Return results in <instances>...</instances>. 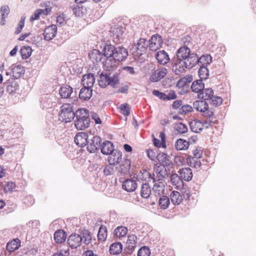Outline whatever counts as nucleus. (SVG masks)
<instances>
[{
  "mask_svg": "<svg viewBox=\"0 0 256 256\" xmlns=\"http://www.w3.org/2000/svg\"><path fill=\"white\" fill-rule=\"evenodd\" d=\"M102 53L105 57L113 58L118 62L125 60L128 56L126 48L122 46L116 48L112 44L106 45L102 50Z\"/></svg>",
  "mask_w": 256,
  "mask_h": 256,
  "instance_id": "obj_1",
  "label": "nucleus"
},
{
  "mask_svg": "<svg viewBox=\"0 0 256 256\" xmlns=\"http://www.w3.org/2000/svg\"><path fill=\"white\" fill-rule=\"evenodd\" d=\"M193 106L197 111H199L202 114L207 118L205 122V124L211 126L214 124L215 118L214 116V112L209 109L208 104L204 100H196L193 103Z\"/></svg>",
  "mask_w": 256,
  "mask_h": 256,
  "instance_id": "obj_2",
  "label": "nucleus"
},
{
  "mask_svg": "<svg viewBox=\"0 0 256 256\" xmlns=\"http://www.w3.org/2000/svg\"><path fill=\"white\" fill-rule=\"evenodd\" d=\"M74 118L72 106L68 104H64L60 107L59 113V120L66 123L70 122Z\"/></svg>",
  "mask_w": 256,
  "mask_h": 256,
  "instance_id": "obj_3",
  "label": "nucleus"
},
{
  "mask_svg": "<svg viewBox=\"0 0 256 256\" xmlns=\"http://www.w3.org/2000/svg\"><path fill=\"white\" fill-rule=\"evenodd\" d=\"M99 86L102 88H106L108 86L114 87L118 82V76L113 75L110 76L107 73L101 74L98 80Z\"/></svg>",
  "mask_w": 256,
  "mask_h": 256,
  "instance_id": "obj_4",
  "label": "nucleus"
},
{
  "mask_svg": "<svg viewBox=\"0 0 256 256\" xmlns=\"http://www.w3.org/2000/svg\"><path fill=\"white\" fill-rule=\"evenodd\" d=\"M146 40L145 38H140L136 44L133 48V52L135 53V55L139 56L146 52L147 45L146 44Z\"/></svg>",
  "mask_w": 256,
  "mask_h": 256,
  "instance_id": "obj_5",
  "label": "nucleus"
},
{
  "mask_svg": "<svg viewBox=\"0 0 256 256\" xmlns=\"http://www.w3.org/2000/svg\"><path fill=\"white\" fill-rule=\"evenodd\" d=\"M162 44V40L158 34L152 36L150 40L149 48L150 50L155 52L160 48Z\"/></svg>",
  "mask_w": 256,
  "mask_h": 256,
  "instance_id": "obj_6",
  "label": "nucleus"
},
{
  "mask_svg": "<svg viewBox=\"0 0 256 256\" xmlns=\"http://www.w3.org/2000/svg\"><path fill=\"white\" fill-rule=\"evenodd\" d=\"M88 137L87 133L80 132L76 135L74 140L78 146L83 148L88 144Z\"/></svg>",
  "mask_w": 256,
  "mask_h": 256,
  "instance_id": "obj_7",
  "label": "nucleus"
},
{
  "mask_svg": "<svg viewBox=\"0 0 256 256\" xmlns=\"http://www.w3.org/2000/svg\"><path fill=\"white\" fill-rule=\"evenodd\" d=\"M168 74V70L164 68H158L154 71L150 76L152 82H157L163 78Z\"/></svg>",
  "mask_w": 256,
  "mask_h": 256,
  "instance_id": "obj_8",
  "label": "nucleus"
},
{
  "mask_svg": "<svg viewBox=\"0 0 256 256\" xmlns=\"http://www.w3.org/2000/svg\"><path fill=\"white\" fill-rule=\"evenodd\" d=\"M82 238L78 234H72L68 238V242L69 246L72 248H77L81 244Z\"/></svg>",
  "mask_w": 256,
  "mask_h": 256,
  "instance_id": "obj_9",
  "label": "nucleus"
},
{
  "mask_svg": "<svg viewBox=\"0 0 256 256\" xmlns=\"http://www.w3.org/2000/svg\"><path fill=\"white\" fill-rule=\"evenodd\" d=\"M183 62L186 65V67H187L188 68H191L197 64H198V56L196 54H190Z\"/></svg>",
  "mask_w": 256,
  "mask_h": 256,
  "instance_id": "obj_10",
  "label": "nucleus"
},
{
  "mask_svg": "<svg viewBox=\"0 0 256 256\" xmlns=\"http://www.w3.org/2000/svg\"><path fill=\"white\" fill-rule=\"evenodd\" d=\"M57 28L56 25L52 24L46 28L44 36L46 40H52L56 35Z\"/></svg>",
  "mask_w": 256,
  "mask_h": 256,
  "instance_id": "obj_11",
  "label": "nucleus"
},
{
  "mask_svg": "<svg viewBox=\"0 0 256 256\" xmlns=\"http://www.w3.org/2000/svg\"><path fill=\"white\" fill-rule=\"evenodd\" d=\"M100 138L98 136H94L88 142V150L90 152H94L98 150L100 145Z\"/></svg>",
  "mask_w": 256,
  "mask_h": 256,
  "instance_id": "obj_12",
  "label": "nucleus"
},
{
  "mask_svg": "<svg viewBox=\"0 0 256 256\" xmlns=\"http://www.w3.org/2000/svg\"><path fill=\"white\" fill-rule=\"evenodd\" d=\"M178 172L181 178L185 181H190L192 178V172L190 168H182Z\"/></svg>",
  "mask_w": 256,
  "mask_h": 256,
  "instance_id": "obj_13",
  "label": "nucleus"
},
{
  "mask_svg": "<svg viewBox=\"0 0 256 256\" xmlns=\"http://www.w3.org/2000/svg\"><path fill=\"white\" fill-rule=\"evenodd\" d=\"M122 159V152L116 150L109 156L108 162L110 165H116L119 164Z\"/></svg>",
  "mask_w": 256,
  "mask_h": 256,
  "instance_id": "obj_14",
  "label": "nucleus"
},
{
  "mask_svg": "<svg viewBox=\"0 0 256 256\" xmlns=\"http://www.w3.org/2000/svg\"><path fill=\"white\" fill-rule=\"evenodd\" d=\"M95 82V78L93 74H84L82 78V83L84 86L91 88Z\"/></svg>",
  "mask_w": 256,
  "mask_h": 256,
  "instance_id": "obj_15",
  "label": "nucleus"
},
{
  "mask_svg": "<svg viewBox=\"0 0 256 256\" xmlns=\"http://www.w3.org/2000/svg\"><path fill=\"white\" fill-rule=\"evenodd\" d=\"M137 187V184L134 180L127 179L123 182L122 188L127 192H133Z\"/></svg>",
  "mask_w": 256,
  "mask_h": 256,
  "instance_id": "obj_16",
  "label": "nucleus"
},
{
  "mask_svg": "<svg viewBox=\"0 0 256 256\" xmlns=\"http://www.w3.org/2000/svg\"><path fill=\"white\" fill-rule=\"evenodd\" d=\"M114 150V146L113 144L110 141H106L103 142L102 148L101 152L106 155L112 154Z\"/></svg>",
  "mask_w": 256,
  "mask_h": 256,
  "instance_id": "obj_17",
  "label": "nucleus"
},
{
  "mask_svg": "<svg viewBox=\"0 0 256 256\" xmlns=\"http://www.w3.org/2000/svg\"><path fill=\"white\" fill-rule=\"evenodd\" d=\"M204 124L198 120H194L190 122V127L192 130L196 133L200 132L204 127Z\"/></svg>",
  "mask_w": 256,
  "mask_h": 256,
  "instance_id": "obj_18",
  "label": "nucleus"
},
{
  "mask_svg": "<svg viewBox=\"0 0 256 256\" xmlns=\"http://www.w3.org/2000/svg\"><path fill=\"white\" fill-rule=\"evenodd\" d=\"M156 58L158 62L162 64H166L170 60L168 54L164 50H160L157 52Z\"/></svg>",
  "mask_w": 256,
  "mask_h": 256,
  "instance_id": "obj_19",
  "label": "nucleus"
},
{
  "mask_svg": "<svg viewBox=\"0 0 256 256\" xmlns=\"http://www.w3.org/2000/svg\"><path fill=\"white\" fill-rule=\"evenodd\" d=\"M214 92L212 88H204L198 95V98L204 101L212 98Z\"/></svg>",
  "mask_w": 256,
  "mask_h": 256,
  "instance_id": "obj_20",
  "label": "nucleus"
},
{
  "mask_svg": "<svg viewBox=\"0 0 256 256\" xmlns=\"http://www.w3.org/2000/svg\"><path fill=\"white\" fill-rule=\"evenodd\" d=\"M190 54V50L187 46H184L178 49L177 52L178 60H184Z\"/></svg>",
  "mask_w": 256,
  "mask_h": 256,
  "instance_id": "obj_21",
  "label": "nucleus"
},
{
  "mask_svg": "<svg viewBox=\"0 0 256 256\" xmlns=\"http://www.w3.org/2000/svg\"><path fill=\"white\" fill-rule=\"evenodd\" d=\"M170 200L172 202L174 205H178L181 204L184 200L183 195L178 191H173L171 192Z\"/></svg>",
  "mask_w": 256,
  "mask_h": 256,
  "instance_id": "obj_22",
  "label": "nucleus"
},
{
  "mask_svg": "<svg viewBox=\"0 0 256 256\" xmlns=\"http://www.w3.org/2000/svg\"><path fill=\"white\" fill-rule=\"evenodd\" d=\"M154 174H152L146 170H142L138 174L139 178L142 180L150 182L152 180V182H155V180L154 178Z\"/></svg>",
  "mask_w": 256,
  "mask_h": 256,
  "instance_id": "obj_23",
  "label": "nucleus"
},
{
  "mask_svg": "<svg viewBox=\"0 0 256 256\" xmlns=\"http://www.w3.org/2000/svg\"><path fill=\"white\" fill-rule=\"evenodd\" d=\"M104 54L97 50H93L89 54V58L93 63H97L102 60Z\"/></svg>",
  "mask_w": 256,
  "mask_h": 256,
  "instance_id": "obj_24",
  "label": "nucleus"
},
{
  "mask_svg": "<svg viewBox=\"0 0 256 256\" xmlns=\"http://www.w3.org/2000/svg\"><path fill=\"white\" fill-rule=\"evenodd\" d=\"M90 122V120L76 118L74 121V126L77 130H82L88 126Z\"/></svg>",
  "mask_w": 256,
  "mask_h": 256,
  "instance_id": "obj_25",
  "label": "nucleus"
},
{
  "mask_svg": "<svg viewBox=\"0 0 256 256\" xmlns=\"http://www.w3.org/2000/svg\"><path fill=\"white\" fill-rule=\"evenodd\" d=\"M20 246V241L18 238H15L8 242L6 246V249L9 252H14L18 250Z\"/></svg>",
  "mask_w": 256,
  "mask_h": 256,
  "instance_id": "obj_26",
  "label": "nucleus"
},
{
  "mask_svg": "<svg viewBox=\"0 0 256 256\" xmlns=\"http://www.w3.org/2000/svg\"><path fill=\"white\" fill-rule=\"evenodd\" d=\"M188 68L186 67L182 60H178L176 63L173 66V70L176 74L180 75L186 72V69Z\"/></svg>",
  "mask_w": 256,
  "mask_h": 256,
  "instance_id": "obj_27",
  "label": "nucleus"
},
{
  "mask_svg": "<svg viewBox=\"0 0 256 256\" xmlns=\"http://www.w3.org/2000/svg\"><path fill=\"white\" fill-rule=\"evenodd\" d=\"M67 237V234L63 230H57L54 234V239L57 243L64 242Z\"/></svg>",
  "mask_w": 256,
  "mask_h": 256,
  "instance_id": "obj_28",
  "label": "nucleus"
},
{
  "mask_svg": "<svg viewBox=\"0 0 256 256\" xmlns=\"http://www.w3.org/2000/svg\"><path fill=\"white\" fill-rule=\"evenodd\" d=\"M92 96V90L90 88L84 86L80 91L79 98L82 100H89Z\"/></svg>",
  "mask_w": 256,
  "mask_h": 256,
  "instance_id": "obj_29",
  "label": "nucleus"
},
{
  "mask_svg": "<svg viewBox=\"0 0 256 256\" xmlns=\"http://www.w3.org/2000/svg\"><path fill=\"white\" fill-rule=\"evenodd\" d=\"M138 244V238L134 234H130L128 237L126 244L128 248L132 250Z\"/></svg>",
  "mask_w": 256,
  "mask_h": 256,
  "instance_id": "obj_30",
  "label": "nucleus"
},
{
  "mask_svg": "<svg viewBox=\"0 0 256 256\" xmlns=\"http://www.w3.org/2000/svg\"><path fill=\"white\" fill-rule=\"evenodd\" d=\"M122 250V245L120 242H116L112 244L110 247V252L111 254L118 255Z\"/></svg>",
  "mask_w": 256,
  "mask_h": 256,
  "instance_id": "obj_31",
  "label": "nucleus"
},
{
  "mask_svg": "<svg viewBox=\"0 0 256 256\" xmlns=\"http://www.w3.org/2000/svg\"><path fill=\"white\" fill-rule=\"evenodd\" d=\"M130 160L128 158H125L120 164L119 170L122 174H128L130 172Z\"/></svg>",
  "mask_w": 256,
  "mask_h": 256,
  "instance_id": "obj_32",
  "label": "nucleus"
},
{
  "mask_svg": "<svg viewBox=\"0 0 256 256\" xmlns=\"http://www.w3.org/2000/svg\"><path fill=\"white\" fill-rule=\"evenodd\" d=\"M72 92L73 90L72 87L66 86L60 88L59 94L62 98H67L70 97Z\"/></svg>",
  "mask_w": 256,
  "mask_h": 256,
  "instance_id": "obj_33",
  "label": "nucleus"
},
{
  "mask_svg": "<svg viewBox=\"0 0 256 256\" xmlns=\"http://www.w3.org/2000/svg\"><path fill=\"white\" fill-rule=\"evenodd\" d=\"M189 146V142L182 138L177 140L174 144L176 148L178 150H186Z\"/></svg>",
  "mask_w": 256,
  "mask_h": 256,
  "instance_id": "obj_34",
  "label": "nucleus"
},
{
  "mask_svg": "<svg viewBox=\"0 0 256 256\" xmlns=\"http://www.w3.org/2000/svg\"><path fill=\"white\" fill-rule=\"evenodd\" d=\"M187 164L192 168H198L202 165L200 159H196V158L189 156L186 159Z\"/></svg>",
  "mask_w": 256,
  "mask_h": 256,
  "instance_id": "obj_35",
  "label": "nucleus"
},
{
  "mask_svg": "<svg viewBox=\"0 0 256 256\" xmlns=\"http://www.w3.org/2000/svg\"><path fill=\"white\" fill-rule=\"evenodd\" d=\"M204 88V84L202 80H196L194 81L191 86L192 90L198 94Z\"/></svg>",
  "mask_w": 256,
  "mask_h": 256,
  "instance_id": "obj_36",
  "label": "nucleus"
},
{
  "mask_svg": "<svg viewBox=\"0 0 256 256\" xmlns=\"http://www.w3.org/2000/svg\"><path fill=\"white\" fill-rule=\"evenodd\" d=\"M159 137L160 138L161 141H160L158 139L156 138H155L153 139V142L154 145L157 148H166V138H165V134L164 132H162L160 134Z\"/></svg>",
  "mask_w": 256,
  "mask_h": 256,
  "instance_id": "obj_37",
  "label": "nucleus"
},
{
  "mask_svg": "<svg viewBox=\"0 0 256 256\" xmlns=\"http://www.w3.org/2000/svg\"><path fill=\"white\" fill-rule=\"evenodd\" d=\"M108 230L106 226L102 225L100 228L98 234V240L100 242H104L107 238Z\"/></svg>",
  "mask_w": 256,
  "mask_h": 256,
  "instance_id": "obj_38",
  "label": "nucleus"
},
{
  "mask_svg": "<svg viewBox=\"0 0 256 256\" xmlns=\"http://www.w3.org/2000/svg\"><path fill=\"white\" fill-rule=\"evenodd\" d=\"M182 180L180 176L176 174H172L170 176V182L172 184L176 186V188H178L181 187L183 184Z\"/></svg>",
  "mask_w": 256,
  "mask_h": 256,
  "instance_id": "obj_39",
  "label": "nucleus"
},
{
  "mask_svg": "<svg viewBox=\"0 0 256 256\" xmlns=\"http://www.w3.org/2000/svg\"><path fill=\"white\" fill-rule=\"evenodd\" d=\"M128 232L127 228L120 226L116 228L114 232V236L118 238H124L126 236Z\"/></svg>",
  "mask_w": 256,
  "mask_h": 256,
  "instance_id": "obj_40",
  "label": "nucleus"
},
{
  "mask_svg": "<svg viewBox=\"0 0 256 256\" xmlns=\"http://www.w3.org/2000/svg\"><path fill=\"white\" fill-rule=\"evenodd\" d=\"M116 60L113 58H106L104 62V66L106 70H112L116 67Z\"/></svg>",
  "mask_w": 256,
  "mask_h": 256,
  "instance_id": "obj_41",
  "label": "nucleus"
},
{
  "mask_svg": "<svg viewBox=\"0 0 256 256\" xmlns=\"http://www.w3.org/2000/svg\"><path fill=\"white\" fill-rule=\"evenodd\" d=\"M24 68L22 66H16L12 68V76L16 78H18L24 74Z\"/></svg>",
  "mask_w": 256,
  "mask_h": 256,
  "instance_id": "obj_42",
  "label": "nucleus"
},
{
  "mask_svg": "<svg viewBox=\"0 0 256 256\" xmlns=\"http://www.w3.org/2000/svg\"><path fill=\"white\" fill-rule=\"evenodd\" d=\"M74 116L76 118L90 120L89 118L88 111L86 108H79L74 113Z\"/></svg>",
  "mask_w": 256,
  "mask_h": 256,
  "instance_id": "obj_43",
  "label": "nucleus"
},
{
  "mask_svg": "<svg viewBox=\"0 0 256 256\" xmlns=\"http://www.w3.org/2000/svg\"><path fill=\"white\" fill-rule=\"evenodd\" d=\"M10 13V8L8 6H3L0 10V14H1L0 24L4 26L6 24V18L8 16Z\"/></svg>",
  "mask_w": 256,
  "mask_h": 256,
  "instance_id": "obj_44",
  "label": "nucleus"
},
{
  "mask_svg": "<svg viewBox=\"0 0 256 256\" xmlns=\"http://www.w3.org/2000/svg\"><path fill=\"white\" fill-rule=\"evenodd\" d=\"M150 194L151 189L149 185L146 184H143L140 190L141 196L144 198H148L150 197Z\"/></svg>",
  "mask_w": 256,
  "mask_h": 256,
  "instance_id": "obj_45",
  "label": "nucleus"
},
{
  "mask_svg": "<svg viewBox=\"0 0 256 256\" xmlns=\"http://www.w3.org/2000/svg\"><path fill=\"white\" fill-rule=\"evenodd\" d=\"M154 184L153 187L154 192L158 195H161L164 192V186L162 182H154Z\"/></svg>",
  "mask_w": 256,
  "mask_h": 256,
  "instance_id": "obj_46",
  "label": "nucleus"
},
{
  "mask_svg": "<svg viewBox=\"0 0 256 256\" xmlns=\"http://www.w3.org/2000/svg\"><path fill=\"white\" fill-rule=\"evenodd\" d=\"M198 64H202V66H206L212 62V57L210 54H206L202 56L200 58H198Z\"/></svg>",
  "mask_w": 256,
  "mask_h": 256,
  "instance_id": "obj_47",
  "label": "nucleus"
},
{
  "mask_svg": "<svg viewBox=\"0 0 256 256\" xmlns=\"http://www.w3.org/2000/svg\"><path fill=\"white\" fill-rule=\"evenodd\" d=\"M32 50L28 46H22L20 50V53L22 59H26L28 58L32 54Z\"/></svg>",
  "mask_w": 256,
  "mask_h": 256,
  "instance_id": "obj_48",
  "label": "nucleus"
},
{
  "mask_svg": "<svg viewBox=\"0 0 256 256\" xmlns=\"http://www.w3.org/2000/svg\"><path fill=\"white\" fill-rule=\"evenodd\" d=\"M72 12L76 16H81L86 12V9L84 6H76L73 8Z\"/></svg>",
  "mask_w": 256,
  "mask_h": 256,
  "instance_id": "obj_49",
  "label": "nucleus"
},
{
  "mask_svg": "<svg viewBox=\"0 0 256 256\" xmlns=\"http://www.w3.org/2000/svg\"><path fill=\"white\" fill-rule=\"evenodd\" d=\"M200 80H206L208 76V70L206 66H201L198 70Z\"/></svg>",
  "mask_w": 256,
  "mask_h": 256,
  "instance_id": "obj_50",
  "label": "nucleus"
},
{
  "mask_svg": "<svg viewBox=\"0 0 256 256\" xmlns=\"http://www.w3.org/2000/svg\"><path fill=\"white\" fill-rule=\"evenodd\" d=\"M159 206L162 209H166L170 204V199L167 196H162L159 200Z\"/></svg>",
  "mask_w": 256,
  "mask_h": 256,
  "instance_id": "obj_51",
  "label": "nucleus"
},
{
  "mask_svg": "<svg viewBox=\"0 0 256 256\" xmlns=\"http://www.w3.org/2000/svg\"><path fill=\"white\" fill-rule=\"evenodd\" d=\"M123 32L122 28H118L113 30L112 33L114 39L117 40V41L115 42H117L120 38H122Z\"/></svg>",
  "mask_w": 256,
  "mask_h": 256,
  "instance_id": "obj_52",
  "label": "nucleus"
},
{
  "mask_svg": "<svg viewBox=\"0 0 256 256\" xmlns=\"http://www.w3.org/2000/svg\"><path fill=\"white\" fill-rule=\"evenodd\" d=\"M176 130L180 134L186 133L188 131V128L186 124L178 122L175 126Z\"/></svg>",
  "mask_w": 256,
  "mask_h": 256,
  "instance_id": "obj_53",
  "label": "nucleus"
},
{
  "mask_svg": "<svg viewBox=\"0 0 256 256\" xmlns=\"http://www.w3.org/2000/svg\"><path fill=\"white\" fill-rule=\"evenodd\" d=\"M120 110V113L124 116H128L130 114V108L126 103L121 104Z\"/></svg>",
  "mask_w": 256,
  "mask_h": 256,
  "instance_id": "obj_54",
  "label": "nucleus"
},
{
  "mask_svg": "<svg viewBox=\"0 0 256 256\" xmlns=\"http://www.w3.org/2000/svg\"><path fill=\"white\" fill-rule=\"evenodd\" d=\"M25 20H26V17L24 16H22L21 17L20 20L18 24V27L16 28V30L14 32L15 34H18L22 32L23 28L24 26Z\"/></svg>",
  "mask_w": 256,
  "mask_h": 256,
  "instance_id": "obj_55",
  "label": "nucleus"
},
{
  "mask_svg": "<svg viewBox=\"0 0 256 256\" xmlns=\"http://www.w3.org/2000/svg\"><path fill=\"white\" fill-rule=\"evenodd\" d=\"M150 254L149 248L147 246H143L138 250V256H149Z\"/></svg>",
  "mask_w": 256,
  "mask_h": 256,
  "instance_id": "obj_56",
  "label": "nucleus"
},
{
  "mask_svg": "<svg viewBox=\"0 0 256 256\" xmlns=\"http://www.w3.org/2000/svg\"><path fill=\"white\" fill-rule=\"evenodd\" d=\"M210 100V104L214 106H219L222 103V99L220 96H213Z\"/></svg>",
  "mask_w": 256,
  "mask_h": 256,
  "instance_id": "obj_57",
  "label": "nucleus"
},
{
  "mask_svg": "<svg viewBox=\"0 0 256 256\" xmlns=\"http://www.w3.org/2000/svg\"><path fill=\"white\" fill-rule=\"evenodd\" d=\"M16 188V185L14 182H8L4 186V190L6 192H11Z\"/></svg>",
  "mask_w": 256,
  "mask_h": 256,
  "instance_id": "obj_58",
  "label": "nucleus"
},
{
  "mask_svg": "<svg viewBox=\"0 0 256 256\" xmlns=\"http://www.w3.org/2000/svg\"><path fill=\"white\" fill-rule=\"evenodd\" d=\"M193 108L192 106L186 104L182 106L179 110V113L181 114H184L190 112L192 111Z\"/></svg>",
  "mask_w": 256,
  "mask_h": 256,
  "instance_id": "obj_59",
  "label": "nucleus"
},
{
  "mask_svg": "<svg viewBox=\"0 0 256 256\" xmlns=\"http://www.w3.org/2000/svg\"><path fill=\"white\" fill-rule=\"evenodd\" d=\"M67 18L64 14H60L56 18V22L60 26H64L66 24Z\"/></svg>",
  "mask_w": 256,
  "mask_h": 256,
  "instance_id": "obj_60",
  "label": "nucleus"
},
{
  "mask_svg": "<svg viewBox=\"0 0 256 256\" xmlns=\"http://www.w3.org/2000/svg\"><path fill=\"white\" fill-rule=\"evenodd\" d=\"M202 150L200 147L196 148L192 151V156L196 158V159H200L202 158Z\"/></svg>",
  "mask_w": 256,
  "mask_h": 256,
  "instance_id": "obj_61",
  "label": "nucleus"
},
{
  "mask_svg": "<svg viewBox=\"0 0 256 256\" xmlns=\"http://www.w3.org/2000/svg\"><path fill=\"white\" fill-rule=\"evenodd\" d=\"M174 162L178 166H182L185 164V158L182 156H178L175 158Z\"/></svg>",
  "mask_w": 256,
  "mask_h": 256,
  "instance_id": "obj_62",
  "label": "nucleus"
},
{
  "mask_svg": "<svg viewBox=\"0 0 256 256\" xmlns=\"http://www.w3.org/2000/svg\"><path fill=\"white\" fill-rule=\"evenodd\" d=\"M44 12V10L38 9L34 13V15L30 18L31 20H38L40 18V16Z\"/></svg>",
  "mask_w": 256,
  "mask_h": 256,
  "instance_id": "obj_63",
  "label": "nucleus"
},
{
  "mask_svg": "<svg viewBox=\"0 0 256 256\" xmlns=\"http://www.w3.org/2000/svg\"><path fill=\"white\" fill-rule=\"evenodd\" d=\"M176 97L177 96L176 92L173 90H171L170 92L168 94H166L164 100H174L176 99Z\"/></svg>",
  "mask_w": 256,
  "mask_h": 256,
  "instance_id": "obj_64",
  "label": "nucleus"
}]
</instances>
